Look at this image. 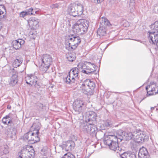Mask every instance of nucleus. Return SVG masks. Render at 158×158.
<instances>
[{"label": "nucleus", "instance_id": "5", "mask_svg": "<svg viewBox=\"0 0 158 158\" xmlns=\"http://www.w3.org/2000/svg\"><path fill=\"white\" fill-rule=\"evenodd\" d=\"M80 127L84 132L89 134L92 136H96L98 129L94 123L91 122H87L86 124L83 123Z\"/></svg>", "mask_w": 158, "mask_h": 158}, {"label": "nucleus", "instance_id": "27", "mask_svg": "<svg viewBox=\"0 0 158 158\" xmlns=\"http://www.w3.org/2000/svg\"><path fill=\"white\" fill-rule=\"evenodd\" d=\"M66 57L70 61H73L76 59V54L74 52L68 53L66 54Z\"/></svg>", "mask_w": 158, "mask_h": 158}, {"label": "nucleus", "instance_id": "29", "mask_svg": "<svg viewBox=\"0 0 158 158\" xmlns=\"http://www.w3.org/2000/svg\"><path fill=\"white\" fill-rule=\"evenodd\" d=\"M17 75L16 74H14L12 75L11 78V83L13 85H15L18 82Z\"/></svg>", "mask_w": 158, "mask_h": 158}, {"label": "nucleus", "instance_id": "48", "mask_svg": "<svg viewBox=\"0 0 158 158\" xmlns=\"http://www.w3.org/2000/svg\"><path fill=\"white\" fill-rule=\"evenodd\" d=\"M150 151L151 152H155V151H154V150H153V152L151 150H150Z\"/></svg>", "mask_w": 158, "mask_h": 158}, {"label": "nucleus", "instance_id": "18", "mask_svg": "<svg viewBox=\"0 0 158 158\" xmlns=\"http://www.w3.org/2000/svg\"><path fill=\"white\" fill-rule=\"evenodd\" d=\"M25 43V41L22 39H18L12 42V44L13 48L15 49H18L21 47V45Z\"/></svg>", "mask_w": 158, "mask_h": 158}, {"label": "nucleus", "instance_id": "44", "mask_svg": "<svg viewBox=\"0 0 158 158\" xmlns=\"http://www.w3.org/2000/svg\"><path fill=\"white\" fill-rule=\"evenodd\" d=\"M31 35H33V37H31L32 38H33V39H35V35H34V33H33V32L32 31H30L29 33V35L31 36Z\"/></svg>", "mask_w": 158, "mask_h": 158}, {"label": "nucleus", "instance_id": "43", "mask_svg": "<svg viewBox=\"0 0 158 158\" xmlns=\"http://www.w3.org/2000/svg\"><path fill=\"white\" fill-rule=\"evenodd\" d=\"M58 6H59V5L58 4H53V5H52L51 6V7L53 9V8H58Z\"/></svg>", "mask_w": 158, "mask_h": 158}, {"label": "nucleus", "instance_id": "4", "mask_svg": "<svg viewBox=\"0 0 158 158\" xmlns=\"http://www.w3.org/2000/svg\"><path fill=\"white\" fill-rule=\"evenodd\" d=\"M95 86L94 82L89 79L84 80L80 86V88L84 90L83 93L88 95L94 94V89Z\"/></svg>", "mask_w": 158, "mask_h": 158}, {"label": "nucleus", "instance_id": "47", "mask_svg": "<svg viewBox=\"0 0 158 158\" xmlns=\"http://www.w3.org/2000/svg\"><path fill=\"white\" fill-rule=\"evenodd\" d=\"M154 109V107H151V110H153Z\"/></svg>", "mask_w": 158, "mask_h": 158}, {"label": "nucleus", "instance_id": "12", "mask_svg": "<svg viewBox=\"0 0 158 158\" xmlns=\"http://www.w3.org/2000/svg\"><path fill=\"white\" fill-rule=\"evenodd\" d=\"M34 152L33 150L32 151H29L27 149H23L18 153L17 158H33Z\"/></svg>", "mask_w": 158, "mask_h": 158}, {"label": "nucleus", "instance_id": "21", "mask_svg": "<svg viewBox=\"0 0 158 158\" xmlns=\"http://www.w3.org/2000/svg\"><path fill=\"white\" fill-rule=\"evenodd\" d=\"M139 156L141 158H147L149 156L148 153L146 148L140 149L139 151Z\"/></svg>", "mask_w": 158, "mask_h": 158}, {"label": "nucleus", "instance_id": "8", "mask_svg": "<svg viewBox=\"0 0 158 158\" xmlns=\"http://www.w3.org/2000/svg\"><path fill=\"white\" fill-rule=\"evenodd\" d=\"M41 60L42 63L40 69L43 73H47V71L52 61V57L49 55H44L41 58Z\"/></svg>", "mask_w": 158, "mask_h": 158}, {"label": "nucleus", "instance_id": "45", "mask_svg": "<svg viewBox=\"0 0 158 158\" xmlns=\"http://www.w3.org/2000/svg\"><path fill=\"white\" fill-rule=\"evenodd\" d=\"M2 26L1 23L0 22V30L2 28Z\"/></svg>", "mask_w": 158, "mask_h": 158}, {"label": "nucleus", "instance_id": "1", "mask_svg": "<svg viewBox=\"0 0 158 158\" xmlns=\"http://www.w3.org/2000/svg\"><path fill=\"white\" fill-rule=\"evenodd\" d=\"M118 136L116 134L115 135H109L104 138V143L109 147L110 149L117 153L121 152L122 148L118 145V143L120 142Z\"/></svg>", "mask_w": 158, "mask_h": 158}, {"label": "nucleus", "instance_id": "35", "mask_svg": "<svg viewBox=\"0 0 158 158\" xmlns=\"http://www.w3.org/2000/svg\"><path fill=\"white\" fill-rule=\"evenodd\" d=\"M26 13L28 15H34L36 13V11L35 12V13H34L33 9L32 8H30L28 10H27V11H26Z\"/></svg>", "mask_w": 158, "mask_h": 158}, {"label": "nucleus", "instance_id": "20", "mask_svg": "<svg viewBox=\"0 0 158 158\" xmlns=\"http://www.w3.org/2000/svg\"><path fill=\"white\" fill-rule=\"evenodd\" d=\"M75 146V143L72 140L67 141L65 144V148L67 151H70Z\"/></svg>", "mask_w": 158, "mask_h": 158}, {"label": "nucleus", "instance_id": "42", "mask_svg": "<svg viewBox=\"0 0 158 158\" xmlns=\"http://www.w3.org/2000/svg\"><path fill=\"white\" fill-rule=\"evenodd\" d=\"M4 149L3 150V152L5 154H7L9 152L8 147L6 146L4 148Z\"/></svg>", "mask_w": 158, "mask_h": 158}, {"label": "nucleus", "instance_id": "46", "mask_svg": "<svg viewBox=\"0 0 158 158\" xmlns=\"http://www.w3.org/2000/svg\"><path fill=\"white\" fill-rule=\"evenodd\" d=\"M0 6L2 7V8H3L4 10H5V7L3 5H1Z\"/></svg>", "mask_w": 158, "mask_h": 158}, {"label": "nucleus", "instance_id": "33", "mask_svg": "<svg viewBox=\"0 0 158 158\" xmlns=\"http://www.w3.org/2000/svg\"><path fill=\"white\" fill-rule=\"evenodd\" d=\"M32 132L29 131L24 135L23 138L24 139H27L29 141V139L30 138L29 137V136L32 135Z\"/></svg>", "mask_w": 158, "mask_h": 158}, {"label": "nucleus", "instance_id": "10", "mask_svg": "<svg viewBox=\"0 0 158 158\" xmlns=\"http://www.w3.org/2000/svg\"><path fill=\"white\" fill-rule=\"evenodd\" d=\"M117 134L118 136L120 141H121L123 139L130 140L134 138V135L131 132H123L121 130L118 131L117 132Z\"/></svg>", "mask_w": 158, "mask_h": 158}, {"label": "nucleus", "instance_id": "37", "mask_svg": "<svg viewBox=\"0 0 158 158\" xmlns=\"http://www.w3.org/2000/svg\"><path fill=\"white\" fill-rule=\"evenodd\" d=\"M155 87H152L151 86V89L149 91V92H153L154 91L155 94H156L158 93V86L155 85Z\"/></svg>", "mask_w": 158, "mask_h": 158}, {"label": "nucleus", "instance_id": "30", "mask_svg": "<svg viewBox=\"0 0 158 158\" xmlns=\"http://www.w3.org/2000/svg\"><path fill=\"white\" fill-rule=\"evenodd\" d=\"M2 122L5 124H7L10 123L12 121L9 116L8 115L3 118Z\"/></svg>", "mask_w": 158, "mask_h": 158}, {"label": "nucleus", "instance_id": "6", "mask_svg": "<svg viewBox=\"0 0 158 158\" xmlns=\"http://www.w3.org/2000/svg\"><path fill=\"white\" fill-rule=\"evenodd\" d=\"M69 37V41L66 43V48L68 50H74L81 43L80 38L79 36L71 35Z\"/></svg>", "mask_w": 158, "mask_h": 158}, {"label": "nucleus", "instance_id": "2", "mask_svg": "<svg viewBox=\"0 0 158 158\" xmlns=\"http://www.w3.org/2000/svg\"><path fill=\"white\" fill-rule=\"evenodd\" d=\"M89 26V22L85 19H81L74 24L72 27L74 34H83L86 32Z\"/></svg>", "mask_w": 158, "mask_h": 158}, {"label": "nucleus", "instance_id": "39", "mask_svg": "<svg viewBox=\"0 0 158 158\" xmlns=\"http://www.w3.org/2000/svg\"><path fill=\"white\" fill-rule=\"evenodd\" d=\"M135 5V0H130L129 3V6L131 8L133 9L134 8Z\"/></svg>", "mask_w": 158, "mask_h": 158}, {"label": "nucleus", "instance_id": "15", "mask_svg": "<svg viewBox=\"0 0 158 158\" xmlns=\"http://www.w3.org/2000/svg\"><path fill=\"white\" fill-rule=\"evenodd\" d=\"M37 78L34 74L28 75L25 78V81L27 84L35 85L36 84Z\"/></svg>", "mask_w": 158, "mask_h": 158}, {"label": "nucleus", "instance_id": "3", "mask_svg": "<svg viewBox=\"0 0 158 158\" xmlns=\"http://www.w3.org/2000/svg\"><path fill=\"white\" fill-rule=\"evenodd\" d=\"M68 12L73 17L79 16L83 14L84 7L79 3L70 4L67 9Z\"/></svg>", "mask_w": 158, "mask_h": 158}, {"label": "nucleus", "instance_id": "17", "mask_svg": "<svg viewBox=\"0 0 158 158\" xmlns=\"http://www.w3.org/2000/svg\"><path fill=\"white\" fill-rule=\"evenodd\" d=\"M134 139L135 141L138 143L142 142L144 141V135L142 132L140 131L139 132H134Z\"/></svg>", "mask_w": 158, "mask_h": 158}, {"label": "nucleus", "instance_id": "23", "mask_svg": "<svg viewBox=\"0 0 158 158\" xmlns=\"http://www.w3.org/2000/svg\"><path fill=\"white\" fill-rule=\"evenodd\" d=\"M97 34L100 37L104 36L106 34V30L105 27L100 26L97 31Z\"/></svg>", "mask_w": 158, "mask_h": 158}, {"label": "nucleus", "instance_id": "19", "mask_svg": "<svg viewBox=\"0 0 158 158\" xmlns=\"http://www.w3.org/2000/svg\"><path fill=\"white\" fill-rule=\"evenodd\" d=\"M99 21L100 23V26L101 27H105L106 26L110 27L111 26L109 21L106 18L104 17H102L100 18Z\"/></svg>", "mask_w": 158, "mask_h": 158}, {"label": "nucleus", "instance_id": "34", "mask_svg": "<svg viewBox=\"0 0 158 158\" xmlns=\"http://www.w3.org/2000/svg\"><path fill=\"white\" fill-rule=\"evenodd\" d=\"M5 12L0 10V19L5 20L6 18Z\"/></svg>", "mask_w": 158, "mask_h": 158}, {"label": "nucleus", "instance_id": "36", "mask_svg": "<svg viewBox=\"0 0 158 158\" xmlns=\"http://www.w3.org/2000/svg\"><path fill=\"white\" fill-rule=\"evenodd\" d=\"M63 158H75V156L70 153H67L65 154L63 157Z\"/></svg>", "mask_w": 158, "mask_h": 158}, {"label": "nucleus", "instance_id": "11", "mask_svg": "<svg viewBox=\"0 0 158 158\" xmlns=\"http://www.w3.org/2000/svg\"><path fill=\"white\" fill-rule=\"evenodd\" d=\"M84 107V102L81 100H76L73 103V108L75 114H79L82 111Z\"/></svg>", "mask_w": 158, "mask_h": 158}, {"label": "nucleus", "instance_id": "25", "mask_svg": "<svg viewBox=\"0 0 158 158\" xmlns=\"http://www.w3.org/2000/svg\"><path fill=\"white\" fill-rule=\"evenodd\" d=\"M76 79L73 76L69 74V75L64 79V81L68 84H71L74 83Z\"/></svg>", "mask_w": 158, "mask_h": 158}, {"label": "nucleus", "instance_id": "26", "mask_svg": "<svg viewBox=\"0 0 158 158\" xmlns=\"http://www.w3.org/2000/svg\"><path fill=\"white\" fill-rule=\"evenodd\" d=\"M121 158H136V155L131 153L124 152L121 155Z\"/></svg>", "mask_w": 158, "mask_h": 158}, {"label": "nucleus", "instance_id": "22", "mask_svg": "<svg viewBox=\"0 0 158 158\" xmlns=\"http://www.w3.org/2000/svg\"><path fill=\"white\" fill-rule=\"evenodd\" d=\"M79 71L78 68L77 67L73 68L71 70L69 73L71 74V76L75 78V79L77 78V77L79 74Z\"/></svg>", "mask_w": 158, "mask_h": 158}, {"label": "nucleus", "instance_id": "40", "mask_svg": "<svg viewBox=\"0 0 158 158\" xmlns=\"http://www.w3.org/2000/svg\"><path fill=\"white\" fill-rule=\"evenodd\" d=\"M104 0H91V2L96 4H100Z\"/></svg>", "mask_w": 158, "mask_h": 158}, {"label": "nucleus", "instance_id": "16", "mask_svg": "<svg viewBox=\"0 0 158 158\" xmlns=\"http://www.w3.org/2000/svg\"><path fill=\"white\" fill-rule=\"evenodd\" d=\"M39 20L35 18H32L28 21V24L31 28L35 29L39 27Z\"/></svg>", "mask_w": 158, "mask_h": 158}, {"label": "nucleus", "instance_id": "24", "mask_svg": "<svg viewBox=\"0 0 158 158\" xmlns=\"http://www.w3.org/2000/svg\"><path fill=\"white\" fill-rule=\"evenodd\" d=\"M16 133V130L15 128L11 127L7 130V135L11 138L15 136Z\"/></svg>", "mask_w": 158, "mask_h": 158}, {"label": "nucleus", "instance_id": "32", "mask_svg": "<svg viewBox=\"0 0 158 158\" xmlns=\"http://www.w3.org/2000/svg\"><path fill=\"white\" fill-rule=\"evenodd\" d=\"M151 87V86H150V85H148V86L146 87V89L147 91V94L145 95V96L143 97V98L141 99V100L140 101V102H141L145 98H146L147 97H148V96H151L152 95H153V93H152V94L148 93V92H149V91H148V89L149 88H150Z\"/></svg>", "mask_w": 158, "mask_h": 158}, {"label": "nucleus", "instance_id": "7", "mask_svg": "<svg viewBox=\"0 0 158 158\" xmlns=\"http://www.w3.org/2000/svg\"><path fill=\"white\" fill-rule=\"evenodd\" d=\"M82 69L81 72L87 74L96 75L98 73L97 67L89 62H86L82 66Z\"/></svg>", "mask_w": 158, "mask_h": 158}, {"label": "nucleus", "instance_id": "9", "mask_svg": "<svg viewBox=\"0 0 158 158\" xmlns=\"http://www.w3.org/2000/svg\"><path fill=\"white\" fill-rule=\"evenodd\" d=\"M35 127L34 128L35 130L34 132H32V135L30 136L31 137L29 139V142L33 144L36 142H39L40 141V138L38 136L39 134V130L40 129V127L39 126L38 124H34L33 127Z\"/></svg>", "mask_w": 158, "mask_h": 158}, {"label": "nucleus", "instance_id": "38", "mask_svg": "<svg viewBox=\"0 0 158 158\" xmlns=\"http://www.w3.org/2000/svg\"><path fill=\"white\" fill-rule=\"evenodd\" d=\"M112 122L110 121L107 120L104 123V125L107 127H110L112 126Z\"/></svg>", "mask_w": 158, "mask_h": 158}, {"label": "nucleus", "instance_id": "14", "mask_svg": "<svg viewBox=\"0 0 158 158\" xmlns=\"http://www.w3.org/2000/svg\"><path fill=\"white\" fill-rule=\"evenodd\" d=\"M151 30L149 31H151V37L152 36H155L156 39L158 38V21H156L155 23L150 26Z\"/></svg>", "mask_w": 158, "mask_h": 158}, {"label": "nucleus", "instance_id": "31", "mask_svg": "<svg viewBox=\"0 0 158 158\" xmlns=\"http://www.w3.org/2000/svg\"><path fill=\"white\" fill-rule=\"evenodd\" d=\"M36 108L39 110H41L43 109L45 106L40 102H37L35 104Z\"/></svg>", "mask_w": 158, "mask_h": 158}, {"label": "nucleus", "instance_id": "28", "mask_svg": "<svg viewBox=\"0 0 158 158\" xmlns=\"http://www.w3.org/2000/svg\"><path fill=\"white\" fill-rule=\"evenodd\" d=\"M23 60L22 58H18L15 59L13 62V65L15 67L19 66L22 64Z\"/></svg>", "mask_w": 158, "mask_h": 158}, {"label": "nucleus", "instance_id": "13", "mask_svg": "<svg viewBox=\"0 0 158 158\" xmlns=\"http://www.w3.org/2000/svg\"><path fill=\"white\" fill-rule=\"evenodd\" d=\"M96 117L97 114L94 111L89 112L86 114L85 122L96 123Z\"/></svg>", "mask_w": 158, "mask_h": 158}, {"label": "nucleus", "instance_id": "41", "mask_svg": "<svg viewBox=\"0 0 158 158\" xmlns=\"http://www.w3.org/2000/svg\"><path fill=\"white\" fill-rule=\"evenodd\" d=\"M20 17L22 18H23L26 15H28L26 13V11H22L21 12L20 14Z\"/></svg>", "mask_w": 158, "mask_h": 158}]
</instances>
